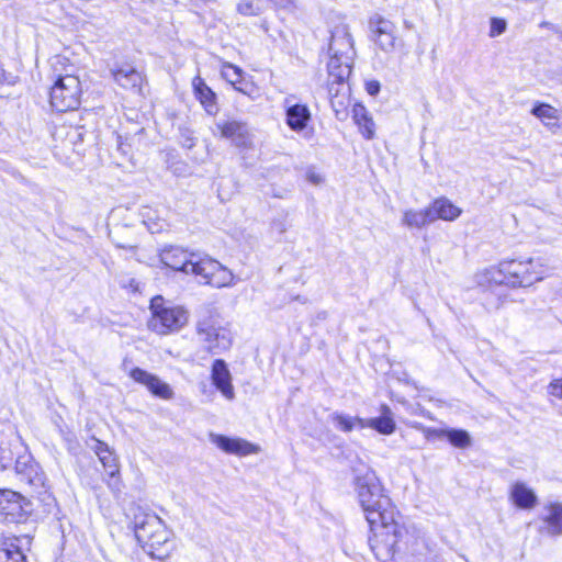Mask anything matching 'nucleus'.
I'll return each mask as SVG.
<instances>
[{
    "mask_svg": "<svg viewBox=\"0 0 562 562\" xmlns=\"http://www.w3.org/2000/svg\"><path fill=\"white\" fill-rule=\"evenodd\" d=\"M331 423L335 425V427L344 432H350L355 428H359V422L363 420V418L360 417H351L341 413H333L329 416Z\"/></svg>",
    "mask_w": 562,
    "mask_h": 562,
    "instance_id": "obj_30",
    "label": "nucleus"
},
{
    "mask_svg": "<svg viewBox=\"0 0 562 562\" xmlns=\"http://www.w3.org/2000/svg\"><path fill=\"white\" fill-rule=\"evenodd\" d=\"M531 114L538 117L547 127L553 130L559 127L555 122L559 119V111L550 104L539 103L531 110Z\"/></svg>",
    "mask_w": 562,
    "mask_h": 562,
    "instance_id": "obj_28",
    "label": "nucleus"
},
{
    "mask_svg": "<svg viewBox=\"0 0 562 562\" xmlns=\"http://www.w3.org/2000/svg\"><path fill=\"white\" fill-rule=\"evenodd\" d=\"M310 116L306 105L295 104L288 109L286 122L292 130L300 131L306 126Z\"/></svg>",
    "mask_w": 562,
    "mask_h": 562,
    "instance_id": "obj_26",
    "label": "nucleus"
},
{
    "mask_svg": "<svg viewBox=\"0 0 562 562\" xmlns=\"http://www.w3.org/2000/svg\"><path fill=\"white\" fill-rule=\"evenodd\" d=\"M134 283H135V281H134V280H132V281H131V286H133V288H134ZM135 289H136V285H135Z\"/></svg>",
    "mask_w": 562,
    "mask_h": 562,
    "instance_id": "obj_41",
    "label": "nucleus"
},
{
    "mask_svg": "<svg viewBox=\"0 0 562 562\" xmlns=\"http://www.w3.org/2000/svg\"><path fill=\"white\" fill-rule=\"evenodd\" d=\"M429 209L434 216V222L439 218L443 221H453L461 214V210L446 198H439L435 200L429 205Z\"/></svg>",
    "mask_w": 562,
    "mask_h": 562,
    "instance_id": "obj_22",
    "label": "nucleus"
},
{
    "mask_svg": "<svg viewBox=\"0 0 562 562\" xmlns=\"http://www.w3.org/2000/svg\"><path fill=\"white\" fill-rule=\"evenodd\" d=\"M97 456L99 457L100 462L102 463L105 472L110 476V481L108 482L111 488H119V462L117 458L114 456L112 451H110L109 447L97 440L93 447Z\"/></svg>",
    "mask_w": 562,
    "mask_h": 562,
    "instance_id": "obj_12",
    "label": "nucleus"
},
{
    "mask_svg": "<svg viewBox=\"0 0 562 562\" xmlns=\"http://www.w3.org/2000/svg\"><path fill=\"white\" fill-rule=\"evenodd\" d=\"M538 265L532 259L527 261L509 260L499 263V272L505 277L498 282H512L514 285H530L542 279V271L536 270Z\"/></svg>",
    "mask_w": 562,
    "mask_h": 562,
    "instance_id": "obj_7",
    "label": "nucleus"
},
{
    "mask_svg": "<svg viewBox=\"0 0 562 562\" xmlns=\"http://www.w3.org/2000/svg\"><path fill=\"white\" fill-rule=\"evenodd\" d=\"M352 38L346 27H336L331 33L329 43V53L341 55L344 57L350 56L352 52Z\"/></svg>",
    "mask_w": 562,
    "mask_h": 562,
    "instance_id": "obj_21",
    "label": "nucleus"
},
{
    "mask_svg": "<svg viewBox=\"0 0 562 562\" xmlns=\"http://www.w3.org/2000/svg\"><path fill=\"white\" fill-rule=\"evenodd\" d=\"M130 376L135 382L145 385L155 396L162 400H170L173 397V391L170 385L161 381L157 375H154L143 369L134 368L130 372Z\"/></svg>",
    "mask_w": 562,
    "mask_h": 562,
    "instance_id": "obj_11",
    "label": "nucleus"
},
{
    "mask_svg": "<svg viewBox=\"0 0 562 562\" xmlns=\"http://www.w3.org/2000/svg\"><path fill=\"white\" fill-rule=\"evenodd\" d=\"M381 415L374 418H368L359 422V429L371 428L382 435H391L395 431L396 424L393 418V413L387 405L380 407Z\"/></svg>",
    "mask_w": 562,
    "mask_h": 562,
    "instance_id": "obj_13",
    "label": "nucleus"
},
{
    "mask_svg": "<svg viewBox=\"0 0 562 562\" xmlns=\"http://www.w3.org/2000/svg\"><path fill=\"white\" fill-rule=\"evenodd\" d=\"M546 521L548 522V533L555 536L562 533V505L551 504L548 508Z\"/></svg>",
    "mask_w": 562,
    "mask_h": 562,
    "instance_id": "obj_29",
    "label": "nucleus"
},
{
    "mask_svg": "<svg viewBox=\"0 0 562 562\" xmlns=\"http://www.w3.org/2000/svg\"><path fill=\"white\" fill-rule=\"evenodd\" d=\"M212 381L226 398H233L234 392L231 384V374L223 360L214 361L212 367Z\"/></svg>",
    "mask_w": 562,
    "mask_h": 562,
    "instance_id": "obj_17",
    "label": "nucleus"
},
{
    "mask_svg": "<svg viewBox=\"0 0 562 562\" xmlns=\"http://www.w3.org/2000/svg\"><path fill=\"white\" fill-rule=\"evenodd\" d=\"M442 434L457 448H467L471 445L470 435L464 430L451 429L442 431Z\"/></svg>",
    "mask_w": 562,
    "mask_h": 562,
    "instance_id": "obj_33",
    "label": "nucleus"
},
{
    "mask_svg": "<svg viewBox=\"0 0 562 562\" xmlns=\"http://www.w3.org/2000/svg\"><path fill=\"white\" fill-rule=\"evenodd\" d=\"M506 21L498 18L491 20L490 37H495L503 34L506 31Z\"/></svg>",
    "mask_w": 562,
    "mask_h": 562,
    "instance_id": "obj_34",
    "label": "nucleus"
},
{
    "mask_svg": "<svg viewBox=\"0 0 562 562\" xmlns=\"http://www.w3.org/2000/svg\"><path fill=\"white\" fill-rule=\"evenodd\" d=\"M274 4L282 9H294L296 7L295 0H272Z\"/></svg>",
    "mask_w": 562,
    "mask_h": 562,
    "instance_id": "obj_37",
    "label": "nucleus"
},
{
    "mask_svg": "<svg viewBox=\"0 0 562 562\" xmlns=\"http://www.w3.org/2000/svg\"><path fill=\"white\" fill-rule=\"evenodd\" d=\"M3 76V69L0 68V79L2 78Z\"/></svg>",
    "mask_w": 562,
    "mask_h": 562,
    "instance_id": "obj_40",
    "label": "nucleus"
},
{
    "mask_svg": "<svg viewBox=\"0 0 562 562\" xmlns=\"http://www.w3.org/2000/svg\"><path fill=\"white\" fill-rule=\"evenodd\" d=\"M222 76L237 91L245 92L243 87V70L240 68L232 64H225L222 67Z\"/></svg>",
    "mask_w": 562,
    "mask_h": 562,
    "instance_id": "obj_32",
    "label": "nucleus"
},
{
    "mask_svg": "<svg viewBox=\"0 0 562 562\" xmlns=\"http://www.w3.org/2000/svg\"><path fill=\"white\" fill-rule=\"evenodd\" d=\"M81 82L74 74L58 75L49 93L50 104L59 112L75 110L80 104Z\"/></svg>",
    "mask_w": 562,
    "mask_h": 562,
    "instance_id": "obj_6",
    "label": "nucleus"
},
{
    "mask_svg": "<svg viewBox=\"0 0 562 562\" xmlns=\"http://www.w3.org/2000/svg\"><path fill=\"white\" fill-rule=\"evenodd\" d=\"M209 439L216 448L227 454H233L236 457H243L246 454V443L243 439L227 437L214 432H210Z\"/></svg>",
    "mask_w": 562,
    "mask_h": 562,
    "instance_id": "obj_15",
    "label": "nucleus"
},
{
    "mask_svg": "<svg viewBox=\"0 0 562 562\" xmlns=\"http://www.w3.org/2000/svg\"><path fill=\"white\" fill-rule=\"evenodd\" d=\"M305 178L308 182H311L314 186H318L324 181L322 175L316 172V170L313 168H308L306 170Z\"/></svg>",
    "mask_w": 562,
    "mask_h": 562,
    "instance_id": "obj_36",
    "label": "nucleus"
},
{
    "mask_svg": "<svg viewBox=\"0 0 562 562\" xmlns=\"http://www.w3.org/2000/svg\"><path fill=\"white\" fill-rule=\"evenodd\" d=\"M29 502L11 490H0V515L11 520L20 518L27 512Z\"/></svg>",
    "mask_w": 562,
    "mask_h": 562,
    "instance_id": "obj_10",
    "label": "nucleus"
},
{
    "mask_svg": "<svg viewBox=\"0 0 562 562\" xmlns=\"http://www.w3.org/2000/svg\"><path fill=\"white\" fill-rule=\"evenodd\" d=\"M509 496L513 503L522 509H530L538 502L536 493L522 482H516L512 485Z\"/></svg>",
    "mask_w": 562,
    "mask_h": 562,
    "instance_id": "obj_20",
    "label": "nucleus"
},
{
    "mask_svg": "<svg viewBox=\"0 0 562 562\" xmlns=\"http://www.w3.org/2000/svg\"><path fill=\"white\" fill-rule=\"evenodd\" d=\"M548 392L554 397L562 398V379L553 380L548 386Z\"/></svg>",
    "mask_w": 562,
    "mask_h": 562,
    "instance_id": "obj_35",
    "label": "nucleus"
},
{
    "mask_svg": "<svg viewBox=\"0 0 562 562\" xmlns=\"http://www.w3.org/2000/svg\"><path fill=\"white\" fill-rule=\"evenodd\" d=\"M370 26L374 35V42L384 52H391L395 48V30L393 22L376 15L370 20Z\"/></svg>",
    "mask_w": 562,
    "mask_h": 562,
    "instance_id": "obj_9",
    "label": "nucleus"
},
{
    "mask_svg": "<svg viewBox=\"0 0 562 562\" xmlns=\"http://www.w3.org/2000/svg\"><path fill=\"white\" fill-rule=\"evenodd\" d=\"M135 537L143 549L153 558L162 560L172 550L171 531L156 515H147L140 522L136 524Z\"/></svg>",
    "mask_w": 562,
    "mask_h": 562,
    "instance_id": "obj_3",
    "label": "nucleus"
},
{
    "mask_svg": "<svg viewBox=\"0 0 562 562\" xmlns=\"http://www.w3.org/2000/svg\"><path fill=\"white\" fill-rule=\"evenodd\" d=\"M192 87L195 98L200 101L205 111L211 115L216 114L218 111L216 104V94L204 82V80L201 77L196 76L192 80Z\"/></svg>",
    "mask_w": 562,
    "mask_h": 562,
    "instance_id": "obj_14",
    "label": "nucleus"
},
{
    "mask_svg": "<svg viewBox=\"0 0 562 562\" xmlns=\"http://www.w3.org/2000/svg\"><path fill=\"white\" fill-rule=\"evenodd\" d=\"M257 451H258V448L256 446H254V445L248 442V454L257 452Z\"/></svg>",
    "mask_w": 562,
    "mask_h": 562,
    "instance_id": "obj_39",
    "label": "nucleus"
},
{
    "mask_svg": "<svg viewBox=\"0 0 562 562\" xmlns=\"http://www.w3.org/2000/svg\"><path fill=\"white\" fill-rule=\"evenodd\" d=\"M15 470L18 474L21 475V479L26 481L29 484H43V473L34 461H22L19 459L15 463Z\"/></svg>",
    "mask_w": 562,
    "mask_h": 562,
    "instance_id": "obj_25",
    "label": "nucleus"
},
{
    "mask_svg": "<svg viewBox=\"0 0 562 562\" xmlns=\"http://www.w3.org/2000/svg\"><path fill=\"white\" fill-rule=\"evenodd\" d=\"M370 525L372 537L369 539L371 550L380 561L390 560L394 553L398 540L404 533L400 525V515L389 498V504L376 507L366 515Z\"/></svg>",
    "mask_w": 562,
    "mask_h": 562,
    "instance_id": "obj_2",
    "label": "nucleus"
},
{
    "mask_svg": "<svg viewBox=\"0 0 562 562\" xmlns=\"http://www.w3.org/2000/svg\"><path fill=\"white\" fill-rule=\"evenodd\" d=\"M112 76L117 85L124 89L139 90L143 82V76L130 65L112 69Z\"/></svg>",
    "mask_w": 562,
    "mask_h": 562,
    "instance_id": "obj_16",
    "label": "nucleus"
},
{
    "mask_svg": "<svg viewBox=\"0 0 562 562\" xmlns=\"http://www.w3.org/2000/svg\"><path fill=\"white\" fill-rule=\"evenodd\" d=\"M196 331L200 341L212 353H220L231 347L229 331L215 326L210 321H200L196 324Z\"/></svg>",
    "mask_w": 562,
    "mask_h": 562,
    "instance_id": "obj_8",
    "label": "nucleus"
},
{
    "mask_svg": "<svg viewBox=\"0 0 562 562\" xmlns=\"http://www.w3.org/2000/svg\"><path fill=\"white\" fill-rule=\"evenodd\" d=\"M355 488L366 515L376 507L389 504V496L384 494L380 480L369 468L355 469Z\"/></svg>",
    "mask_w": 562,
    "mask_h": 562,
    "instance_id": "obj_5",
    "label": "nucleus"
},
{
    "mask_svg": "<svg viewBox=\"0 0 562 562\" xmlns=\"http://www.w3.org/2000/svg\"><path fill=\"white\" fill-rule=\"evenodd\" d=\"M148 328L158 335H170L181 330L189 322V312L162 296L151 299Z\"/></svg>",
    "mask_w": 562,
    "mask_h": 562,
    "instance_id": "obj_4",
    "label": "nucleus"
},
{
    "mask_svg": "<svg viewBox=\"0 0 562 562\" xmlns=\"http://www.w3.org/2000/svg\"><path fill=\"white\" fill-rule=\"evenodd\" d=\"M434 223V216L428 207L424 210L409 209L404 211L402 224L408 228H423Z\"/></svg>",
    "mask_w": 562,
    "mask_h": 562,
    "instance_id": "obj_23",
    "label": "nucleus"
},
{
    "mask_svg": "<svg viewBox=\"0 0 562 562\" xmlns=\"http://www.w3.org/2000/svg\"><path fill=\"white\" fill-rule=\"evenodd\" d=\"M0 562H25V555L14 541L4 542L0 547Z\"/></svg>",
    "mask_w": 562,
    "mask_h": 562,
    "instance_id": "obj_31",
    "label": "nucleus"
},
{
    "mask_svg": "<svg viewBox=\"0 0 562 562\" xmlns=\"http://www.w3.org/2000/svg\"><path fill=\"white\" fill-rule=\"evenodd\" d=\"M328 80L334 82L346 81L351 72L350 56L330 54L327 65Z\"/></svg>",
    "mask_w": 562,
    "mask_h": 562,
    "instance_id": "obj_19",
    "label": "nucleus"
},
{
    "mask_svg": "<svg viewBox=\"0 0 562 562\" xmlns=\"http://www.w3.org/2000/svg\"><path fill=\"white\" fill-rule=\"evenodd\" d=\"M216 127L222 137L229 139L236 146H243L245 144L246 128L241 123L227 121L224 123H217Z\"/></svg>",
    "mask_w": 562,
    "mask_h": 562,
    "instance_id": "obj_24",
    "label": "nucleus"
},
{
    "mask_svg": "<svg viewBox=\"0 0 562 562\" xmlns=\"http://www.w3.org/2000/svg\"><path fill=\"white\" fill-rule=\"evenodd\" d=\"M353 120L359 126L361 134L367 138L371 139L374 137V122L369 116L367 109L363 105H355Z\"/></svg>",
    "mask_w": 562,
    "mask_h": 562,
    "instance_id": "obj_27",
    "label": "nucleus"
},
{
    "mask_svg": "<svg viewBox=\"0 0 562 562\" xmlns=\"http://www.w3.org/2000/svg\"><path fill=\"white\" fill-rule=\"evenodd\" d=\"M367 91L371 95L378 94L380 91V83L378 81H370L367 83Z\"/></svg>",
    "mask_w": 562,
    "mask_h": 562,
    "instance_id": "obj_38",
    "label": "nucleus"
},
{
    "mask_svg": "<svg viewBox=\"0 0 562 562\" xmlns=\"http://www.w3.org/2000/svg\"><path fill=\"white\" fill-rule=\"evenodd\" d=\"M159 257L166 267L186 274H194L200 278V282L215 288L234 284L233 273L210 257L198 258L195 255L176 246L164 248Z\"/></svg>",
    "mask_w": 562,
    "mask_h": 562,
    "instance_id": "obj_1",
    "label": "nucleus"
},
{
    "mask_svg": "<svg viewBox=\"0 0 562 562\" xmlns=\"http://www.w3.org/2000/svg\"><path fill=\"white\" fill-rule=\"evenodd\" d=\"M330 104L336 114L344 112L349 103V86L346 81L328 80Z\"/></svg>",
    "mask_w": 562,
    "mask_h": 562,
    "instance_id": "obj_18",
    "label": "nucleus"
}]
</instances>
